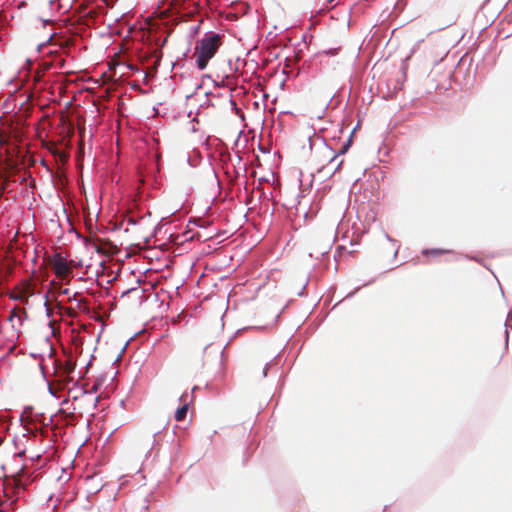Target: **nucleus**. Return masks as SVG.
I'll return each instance as SVG.
<instances>
[{
  "mask_svg": "<svg viewBox=\"0 0 512 512\" xmlns=\"http://www.w3.org/2000/svg\"><path fill=\"white\" fill-rule=\"evenodd\" d=\"M222 45V37L214 32L207 33L195 46L193 56L196 58L199 70H204L210 59Z\"/></svg>",
  "mask_w": 512,
  "mask_h": 512,
  "instance_id": "f257e3e1",
  "label": "nucleus"
},
{
  "mask_svg": "<svg viewBox=\"0 0 512 512\" xmlns=\"http://www.w3.org/2000/svg\"><path fill=\"white\" fill-rule=\"evenodd\" d=\"M48 263L58 278L65 279L71 273L66 259L59 253L49 257Z\"/></svg>",
  "mask_w": 512,
  "mask_h": 512,
  "instance_id": "f03ea898",
  "label": "nucleus"
},
{
  "mask_svg": "<svg viewBox=\"0 0 512 512\" xmlns=\"http://www.w3.org/2000/svg\"><path fill=\"white\" fill-rule=\"evenodd\" d=\"M35 285L30 280H24L13 290L12 297L15 300L27 302L29 297L34 295Z\"/></svg>",
  "mask_w": 512,
  "mask_h": 512,
  "instance_id": "7ed1b4c3",
  "label": "nucleus"
},
{
  "mask_svg": "<svg viewBox=\"0 0 512 512\" xmlns=\"http://www.w3.org/2000/svg\"><path fill=\"white\" fill-rule=\"evenodd\" d=\"M188 394L185 392L180 396V401L183 403L181 407H179L175 412V420L180 422L183 421L187 415L189 402L187 401Z\"/></svg>",
  "mask_w": 512,
  "mask_h": 512,
  "instance_id": "20e7f679",
  "label": "nucleus"
},
{
  "mask_svg": "<svg viewBox=\"0 0 512 512\" xmlns=\"http://www.w3.org/2000/svg\"><path fill=\"white\" fill-rule=\"evenodd\" d=\"M453 253L450 249H441V248H432V249H424L422 250V254L426 257H439L444 254H451Z\"/></svg>",
  "mask_w": 512,
  "mask_h": 512,
  "instance_id": "39448f33",
  "label": "nucleus"
},
{
  "mask_svg": "<svg viewBox=\"0 0 512 512\" xmlns=\"http://www.w3.org/2000/svg\"><path fill=\"white\" fill-rule=\"evenodd\" d=\"M346 149H347V146H344V147L340 150V152H339L338 154H334V155L331 157L330 162H334L340 154L345 153Z\"/></svg>",
  "mask_w": 512,
  "mask_h": 512,
  "instance_id": "423d86ee",
  "label": "nucleus"
},
{
  "mask_svg": "<svg viewBox=\"0 0 512 512\" xmlns=\"http://www.w3.org/2000/svg\"><path fill=\"white\" fill-rule=\"evenodd\" d=\"M267 371H268V364H266V366L263 369V377L267 376Z\"/></svg>",
  "mask_w": 512,
  "mask_h": 512,
  "instance_id": "0eeeda50",
  "label": "nucleus"
},
{
  "mask_svg": "<svg viewBox=\"0 0 512 512\" xmlns=\"http://www.w3.org/2000/svg\"><path fill=\"white\" fill-rule=\"evenodd\" d=\"M61 294H63V295H68V294H69V290H68V289H63V290L61 291Z\"/></svg>",
  "mask_w": 512,
  "mask_h": 512,
  "instance_id": "6e6552de",
  "label": "nucleus"
},
{
  "mask_svg": "<svg viewBox=\"0 0 512 512\" xmlns=\"http://www.w3.org/2000/svg\"><path fill=\"white\" fill-rule=\"evenodd\" d=\"M341 165H342V161H340V162L337 164V166H336V168H335V171L339 170V169H340V167H341Z\"/></svg>",
  "mask_w": 512,
  "mask_h": 512,
  "instance_id": "1a4fd4ad",
  "label": "nucleus"
},
{
  "mask_svg": "<svg viewBox=\"0 0 512 512\" xmlns=\"http://www.w3.org/2000/svg\"><path fill=\"white\" fill-rule=\"evenodd\" d=\"M66 159H67V156H66L65 154H62V155H61V160H62V161H65Z\"/></svg>",
  "mask_w": 512,
  "mask_h": 512,
  "instance_id": "9d476101",
  "label": "nucleus"
},
{
  "mask_svg": "<svg viewBox=\"0 0 512 512\" xmlns=\"http://www.w3.org/2000/svg\"><path fill=\"white\" fill-rule=\"evenodd\" d=\"M77 295H78L77 293L74 294V296H73L74 300H77Z\"/></svg>",
  "mask_w": 512,
  "mask_h": 512,
  "instance_id": "9b49d317",
  "label": "nucleus"
},
{
  "mask_svg": "<svg viewBox=\"0 0 512 512\" xmlns=\"http://www.w3.org/2000/svg\"><path fill=\"white\" fill-rule=\"evenodd\" d=\"M197 389H198V387H197V386L193 387L192 392H194V391H195V390H197Z\"/></svg>",
  "mask_w": 512,
  "mask_h": 512,
  "instance_id": "f8f14e48",
  "label": "nucleus"
}]
</instances>
